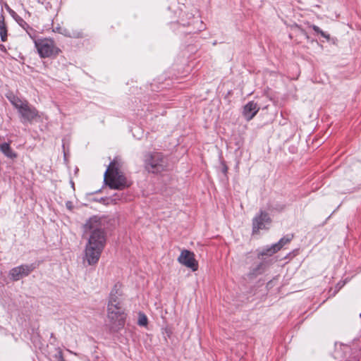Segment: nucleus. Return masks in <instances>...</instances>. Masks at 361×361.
<instances>
[{
  "instance_id": "4",
  "label": "nucleus",
  "mask_w": 361,
  "mask_h": 361,
  "mask_svg": "<svg viewBox=\"0 0 361 361\" xmlns=\"http://www.w3.org/2000/svg\"><path fill=\"white\" fill-rule=\"evenodd\" d=\"M11 103L18 110L22 123H32L39 117L35 107L29 104L27 101L23 100L15 95L8 97Z\"/></svg>"
},
{
  "instance_id": "19",
  "label": "nucleus",
  "mask_w": 361,
  "mask_h": 361,
  "mask_svg": "<svg viewBox=\"0 0 361 361\" xmlns=\"http://www.w3.org/2000/svg\"><path fill=\"white\" fill-rule=\"evenodd\" d=\"M138 324L140 326H146L147 324V318L145 314H139Z\"/></svg>"
},
{
  "instance_id": "10",
  "label": "nucleus",
  "mask_w": 361,
  "mask_h": 361,
  "mask_svg": "<svg viewBox=\"0 0 361 361\" xmlns=\"http://www.w3.org/2000/svg\"><path fill=\"white\" fill-rule=\"evenodd\" d=\"M259 107L257 104L253 101L249 102L243 108V116L247 121H250L257 114Z\"/></svg>"
},
{
  "instance_id": "9",
  "label": "nucleus",
  "mask_w": 361,
  "mask_h": 361,
  "mask_svg": "<svg viewBox=\"0 0 361 361\" xmlns=\"http://www.w3.org/2000/svg\"><path fill=\"white\" fill-rule=\"evenodd\" d=\"M270 223V218L267 212H260L252 220V233H256L261 229H266V225Z\"/></svg>"
},
{
  "instance_id": "24",
  "label": "nucleus",
  "mask_w": 361,
  "mask_h": 361,
  "mask_svg": "<svg viewBox=\"0 0 361 361\" xmlns=\"http://www.w3.org/2000/svg\"><path fill=\"white\" fill-rule=\"evenodd\" d=\"M68 351L70 353H71V354L76 355V353H73V351H71V350H68Z\"/></svg>"
},
{
  "instance_id": "2",
  "label": "nucleus",
  "mask_w": 361,
  "mask_h": 361,
  "mask_svg": "<svg viewBox=\"0 0 361 361\" xmlns=\"http://www.w3.org/2000/svg\"><path fill=\"white\" fill-rule=\"evenodd\" d=\"M122 292L120 286L116 284L111 290L107 305V319L111 331L116 332L125 326L127 314L123 307Z\"/></svg>"
},
{
  "instance_id": "7",
  "label": "nucleus",
  "mask_w": 361,
  "mask_h": 361,
  "mask_svg": "<svg viewBox=\"0 0 361 361\" xmlns=\"http://www.w3.org/2000/svg\"><path fill=\"white\" fill-rule=\"evenodd\" d=\"M178 262L193 271L198 269V262L195 258L194 253L190 250H183L178 257Z\"/></svg>"
},
{
  "instance_id": "13",
  "label": "nucleus",
  "mask_w": 361,
  "mask_h": 361,
  "mask_svg": "<svg viewBox=\"0 0 361 361\" xmlns=\"http://www.w3.org/2000/svg\"><path fill=\"white\" fill-rule=\"evenodd\" d=\"M293 234H288L286 236L281 238L278 243L273 244L274 250L279 251L284 245L289 243L293 240Z\"/></svg>"
},
{
  "instance_id": "3",
  "label": "nucleus",
  "mask_w": 361,
  "mask_h": 361,
  "mask_svg": "<svg viewBox=\"0 0 361 361\" xmlns=\"http://www.w3.org/2000/svg\"><path fill=\"white\" fill-rule=\"evenodd\" d=\"M104 182L111 189L123 190L130 187L131 183L119 171L116 160L111 161L104 173Z\"/></svg>"
},
{
  "instance_id": "15",
  "label": "nucleus",
  "mask_w": 361,
  "mask_h": 361,
  "mask_svg": "<svg viewBox=\"0 0 361 361\" xmlns=\"http://www.w3.org/2000/svg\"><path fill=\"white\" fill-rule=\"evenodd\" d=\"M264 271V264L259 263L255 268H252L248 273V277L250 279L255 278L257 276L262 274Z\"/></svg>"
},
{
  "instance_id": "5",
  "label": "nucleus",
  "mask_w": 361,
  "mask_h": 361,
  "mask_svg": "<svg viewBox=\"0 0 361 361\" xmlns=\"http://www.w3.org/2000/svg\"><path fill=\"white\" fill-rule=\"evenodd\" d=\"M145 166L148 172L158 173L166 169L167 163L161 153H147L145 157Z\"/></svg>"
},
{
  "instance_id": "22",
  "label": "nucleus",
  "mask_w": 361,
  "mask_h": 361,
  "mask_svg": "<svg viewBox=\"0 0 361 361\" xmlns=\"http://www.w3.org/2000/svg\"><path fill=\"white\" fill-rule=\"evenodd\" d=\"M0 50L3 52H6V47L4 44H0Z\"/></svg>"
},
{
  "instance_id": "21",
  "label": "nucleus",
  "mask_w": 361,
  "mask_h": 361,
  "mask_svg": "<svg viewBox=\"0 0 361 361\" xmlns=\"http://www.w3.org/2000/svg\"><path fill=\"white\" fill-rule=\"evenodd\" d=\"M8 12L11 14V16L16 20V22H18V18H21L14 11L11 10V8H8Z\"/></svg>"
},
{
  "instance_id": "11",
  "label": "nucleus",
  "mask_w": 361,
  "mask_h": 361,
  "mask_svg": "<svg viewBox=\"0 0 361 361\" xmlns=\"http://www.w3.org/2000/svg\"><path fill=\"white\" fill-rule=\"evenodd\" d=\"M58 32L68 37L80 38L82 37V32L79 30L66 27L57 28Z\"/></svg>"
},
{
  "instance_id": "14",
  "label": "nucleus",
  "mask_w": 361,
  "mask_h": 361,
  "mask_svg": "<svg viewBox=\"0 0 361 361\" xmlns=\"http://www.w3.org/2000/svg\"><path fill=\"white\" fill-rule=\"evenodd\" d=\"M7 27L5 23L4 16H0V37L2 42L7 40Z\"/></svg>"
},
{
  "instance_id": "20",
  "label": "nucleus",
  "mask_w": 361,
  "mask_h": 361,
  "mask_svg": "<svg viewBox=\"0 0 361 361\" xmlns=\"http://www.w3.org/2000/svg\"><path fill=\"white\" fill-rule=\"evenodd\" d=\"M56 359L58 360V361H65L63 357L62 351L60 348L56 349V353L55 355Z\"/></svg>"
},
{
  "instance_id": "12",
  "label": "nucleus",
  "mask_w": 361,
  "mask_h": 361,
  "mask_svg": "<svg viewBox=\"0 0 361 361\" xmlns=\"http://www.w3.org/2000/svg\"><path fill=\"white\" fill-rule=\"evenodd\" d=\"M0 150L8 158L14 159L17 157L16 153L12 150L10 145L7 142L0 145Z\"/></svg>"
},
{
  "instance_id": "17",
  "label": "nucleus",
  "mask_w": 361,
  "mask_h": 361,
  "mask_svg": "<svg viewBox=\"0 0 361 361\" xmlns=\"http://www.w3.org/2000/svg\"><path fill=\"white\" fill-rule=\"evenodd\" d=\"M279 250H275L273 248V245L269 247H267L266 248L263 249L262 251H260L258 253V258H260L261 257L264 256H271L274 254L276 253Z\"/></svg>"
},
{
  "instance_id": "6",
  "label": "nucleus",
  "mask_w": 361,
  "mask_h": 361,
  "mask_svg": "<svg viewBox=\"0 0 361 361\" xmlns=\"http://www.w3.org/2000/svg\"><path fill=\"white\" fill-rule=\"evenodd\" d=\"M34 42L41 58H49L56 56L61 51L51 39H35Z\"/></svg>"
},
{
  "instance_id": "23",
  "label": "nucleus",
  "mask_w": 361,
  "mask_h": 361,
  "mask_svg": "<svg viewBox=\"0 0 361 361\" xmlns=\"http://www.w3.org/2000/svg\"><path fill=\"white\" fill-rule=\"evenodd\" d=\"M223 171H224V173H226V171H227V167H226V166H224Z\"/></svg>"
},
{
  "instance_id": "18",
  "label": "nucleus",
  "mask_w": 361,
  "mask_h": 361,
  "mask_svg": "<svg viewBox=\"0 0 361 361\" xmlns=\"http://www.w3.org/2000/svg\"><path fill=\"white\" fill-rule=\"evenodd\" d=\"M311 27L312 28V30L317 32V34H320L323 37H324L325 39H326L327 40H329L330 39V36L329 34H326V32H323L318 26L315 25H312L311 26Z\"/></svg>"
},
{
  "instance_id": "8",
  "label": "nucleus",
  "mask_w": 361,
  "mask_h": 361,
  "mask_svg": "<svg viewBox=\"0 0 361 361\" xmlns=\"http://www.w3.org/2000/svg\"><path fill=\"white\" fill-rule=\"evenodd\" d=\"M35 267L32 264H23L13 268L9 271V276L13 281H18L24 276H28L33 271Z\"/></svg>"
},
{
  "instance_id": "1",
  "label": "nucleus",
  "mask_w": 361,
  "mask_h": 361,
  "mask_svg": "<svg viewBox=\"0 0 361 361\" xmlns=\"http://www.w3.org/2000/svg\"><path fill=\"white\" fill-rule=\"evenodd\" d=\"M83 233L90 234L88 243L85 246L84 260L88 265L96 264L106 243L105 233L99 217H90L82 226Z\"/></svg>"
},
{
  "instance_id": "16",
  "label": "nucleus",
  "mask_w": 361,
  "mask_h": 361,
  "mask_svg": "<svg viewBox=\"0 0 361 361\" xmlns=\"http://www.w3.org/2000/svg\"><path fill=\"white\" fill-rule=\"evenodd\" d=\"M18 23L20 26H21L24 30H26L27 33L29 36L34 39V35H32L34 32V30L21 18L18 19Z\"/></svg>"
}]
</instances>
